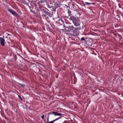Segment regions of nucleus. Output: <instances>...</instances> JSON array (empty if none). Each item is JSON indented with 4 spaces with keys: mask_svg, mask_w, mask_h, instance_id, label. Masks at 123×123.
<instances>
[{
    "mask_svg": "<svg viewBox=\"0 0 123 123\" xmlns=\"http://www.w3.org/2000/svg\"><path fill=\"white\" fill-rule=\"evenodd\" d=\"M87 44V45L91 46L92 45L91 41H87L86 42Z\"/></svg>",
    "mask_w": 123,
    "mask_h": 123,
    "instance_id": "9d476101",
    "label": "nucleus"
},
{
    "mask_svg": "<svg viewBox=\"0 0 123 123\" xmlns=\"http://www.w3.org/2000/svg\"><path fill=\"white\" fill-rule=\"evenodd\" d=\"M46 4L48 8H51L52 6V4L50 3L47 2Z\"/></svg>",
    "mask_w": 123,
    "mask_h": 123,
    "instance_id": "0eeeda50",
    "label": "nucleus"
},
{
    "mask_svg": "<svg viewBox=\"0 0 123 123\" xmlns=\"http://www.w3.org/2000/svg\"><path fill=\"white\" fill-rule=\"evenodd\" d=\"M68 16H71L72 14L71 13V11L69 9H68Z\"/></svg>",
    "mask_w": 123,
    "mask_h": 123,
    "instance_id": "ddd939ff",
    "label": "nucleus"
},
{
    "mask_svg": "<svg viewBox=\"0 0 123 123\" xmlns=\"http://www.w3.org/2000/svg\"><path fill=\"white\" fill-rule=\"evenodd\" d=\"M1 115L3 117H5V115L4 114V113H3V112H1Z\"/></svg>",
    "mask_w": 123,
    "mask_h": 123,
    "instance_id": "6ab92c4d",
    "label": "nucleus"
},
{
    "mask_svg": "<svg viewBox=\"0 0 123 123\" xmlns=\"http://www.w3.org/2000/svg\"><path fill=\"white\" fill-rule=\"evenodd\" d=\"M44 115H43L42 117V118L43 119L44 118Z\"/></svg>",
    "mask_w": 123,
    "mask_h": 123,
    "instance_id": "b1692460",
    "label": "nucleus"
},
{
    "mask_svg": "<svg viewBox=\"0 0 123 123\" xmlns=\"http://www.w3.org/2000/svg\"><path fill=\"white\" fill-rule=\"evenodd\" d=\"M115 36L117 37H118L119 40H121V38H122L120 34H117V35H116Z\"/></svg>",
    "mask_w": 123,
    "mask_h": 123,
    "instance_id": "4468645a",
    "label": "nucleus"
},
{
    "mask_svg": "<svg viewBox=\"0 0 123 123\" xmlns=\"http://www.w3.org/2000/svg\"><path fill=\"white\" fill-rule=\"evenodd\" d=\"M3 120L4 121V122H5V121L4 120Z\"/></svg>",
    "mask_w": 123,
    "mask_h": 123,
    "instance_id": "7c9ffc66",
    "label": "nucleus"
},
{
    "mask_svg": "<svg viewBox=\"0 0 123 123\" xmlns=\"http://www.w3.org/2000/svg\"><path fill=\"white\" fill-rule=\"evenodd\" d=\"M70 20L72 21L74 26H78L80 25V22L78 18H76L74 16H72L69 18Z\"/></svg>",
    "mask_w": 123,
    "mask_h": 123,
    "instance_id": "f03ea898",
    "label": "nucleus"
},
{
    "mask_svg": "<svg viewBox=\"0 0 123 123\" xmlns=\"http://www.w3.org/2000/svg\"><path fill=\"white\" fill-rule=\"evenodd\" d=\"M43 9L42 7V5H39V6L38 9L39 11L41 12Z\"/></svg>",
    "mask_w": 123,
    "mask_h": 123,
    "instance_id": "1a4fd4ad",
    "label": "nucleus"
},
{
    "mask_svg": "<svg viewBox=\"0 0 123 123\" xmlns=\"http://www.w3.org/2000/svg\"><path fill=\"white\" fill-rule=\"evenodd\" d=\"M74 35H73V36H74Z\"/></svg>",
    "mask_w": 123,
    "mask_h": 123,
    "instance_id": "c756f323",
    "label": "nucleus"
},
{
    "mask_svg": "<svg viewBox=\"0 0 123 123\" xmlns=\"http://www.w3.org/2000/svg\"><path fill=\"white\" fill-rule=\"evenodd\" d=\"M18 84H19L23 87H24L25 86V85L23 84H21L19 83H18Z\"/></svg>",
    "mask_w": 123,
    "mask_h": 123,
    "instance_id": "dca6fc26",
    "label": "nucleus"
},
{
    "mask_svg": "<svg viewBox=\"0 0 123 123\" xmlns=\"http://www.w3.org/2000/svg\"><path fill=\"white\" fill-rule=\"evenodd\" d=\"M48 115L49 116L50 115H54L55 116H58L60 117L57 118L54 120L52 121H50L49 122H45V123H53L54 122L58 120L59 119L61 118L62 117H63V114L61 113H58L56 112H51L49 113H48Z\"/></svg>",
    "mask_w": 123,
    "mask_h": 123,
    "instance_id": "f257e3e1",
    "label": "nucleus"
},
{
    "mask_svg": "<svg viewBox=\"0 0 123 123\" xmlns=\"http://www.w3.org/2000/svg\"><path fill=\"white\" fill-rule=\"evenodd\" d=\"M61 6V5L58 2H55L54 3V6L55 7L57 8L58 7H60Z\"/></svg>",
    "mask_w": 123,
    "mask_h": 123,
    "instance_id": "423d86ee",
    "label": "nucleus"
},
{
    "mask_svg": "<svg viewBox=\"0 0 123 123\" xmlns=\"http://www.w3.org/2000/svg\"><path fill=\"white\" fill-rule=\"evenodd\" d=\"M41 16H42V17H46L47 15H46L45 14H42L41 15Z\"/></svg>",
    "mask_w": 123,
    "mask_h": 123,
    "instance_id": "aec40b11",
    "label": "nucleus"
},
{
    "mask_svg": "<svg viewBox=\"0 0 123 123\" xmlns=\"http://www.w3.org/2000/svg\"><path fill=\"white\" fill-rule=\"evenodd\" d=\"M30 7V9L31 10V12H33L32 11V9H31V7Z\"/></svg>",
    "mask_w": 123,
    "mask_h": 123,
    "instance_id": "bb28decb",
    "label": "nucleus"
},
{
    "mask_svg": "<svg viewBox=\"0 0 123 123\" xmlns=\"http://www.w3.org/2000/svg\"><path fill=\"white\" fill-rule=\"evenodd\" d=\"M89 9H90V10H92V12L93 13H94V12H93V11H92V9H91V7H89Z\"/></svg>",
    "mask_w": 123,
    "mask_h": 123,
    "instance_id": "393cba45",
    "label": "nucleus"
},
{
    "mask_svg": "<svg viewBox=\"0 0 123 123\" xmlns=\"http://www.w3.org/2000/svg\"><path fill=\"white\" fill-rule=\"evenodd\" d=\"M85 3H86V5H91V4H92V5H94L95 4L94 3H90L89 2H85Z\"/></svg>",
    "mask_w": 123,
    "mask_h": 123,
    "instance_id": "2eb2a0df",
    "label": "nucleus"
},
{
    "mask_svg": "<svg viewBox=\"0 0 123 123\" xmlns=\"http://www.w3.org/2000/svg\"><path fill=\"white\" fill-rule=\"evenodd\" d=\"M56 78H57V77H56Z\"/></svg>",
    "mask_w": 123,
    "mask_h": 123,
    "instance_id": "2f4dec72",
    "label": "nucleus"
},
{
    "mask_svg": "<svg viewBox=\"0 0 123 123\" xmlns=\"http://www.w3.org/2000/svg\"><path fill=\"white\" fill-rule=\"evenodd\" d=\"M84 25H83L82 27H75L73 25H70L69 26V28L70 29V31H71L73 33H76L77 31H78L80 29H84Z\"/></svg>",
    "mask_w": 123,
    "mask_h": 123,
    "instance_id": "7ed1b4c3",
    "label": "nucleus"
},
{
    "mask_svg": "<svg viewBox=\"0 0 123 123\" xmlns=\"http://www.w3.org/2000/svg\"><path fill=\"white\" fill-rule=\"evenodd\" d=\"M41 16H42V17H46L47 15H46L45 14H42L41 15Z\"/></svg>",
    "mask_w": 123,
    "mask_h": 123,
    "instance_id": "412c9836",
    "label": "nucleus"
},
{
    "mask_svg": "<svg viewBox=\"0 0 123 123\" xmlns=\"http://www.w3.org/2000/svg\"><path fill=\"white\" fill-rule=\"evenodd\" d=\"M51 7L52 9H51V10L53 12H55L56 11L57 8L55 7L54 6H52Z\"/></svg>",
    "mask_w": 123,
    "mask_h": 123,
    "instance_id": "9b49d317",
    "label": "nucleus"
},
{
    "mask_svg": "<svg viewBox=\"0 0 123 123\" xmlns=\"http://www.w3.org/2000/svg\"><path fill=\"white\" fill-rule=\"evenodd\" d=\"M86 3H83V6L85 7V6H86Z\"/></svg>",
    "mask_w": 123,
    "mask_h": 123,
    "instance_id": "a878e982",
    "label": "nucleus"
},
{
    "mask_svg": "<svg viewBox=\"0 0 123 123\" xmlns=\"http://www.w3.org/2000/svg\"><path fill=\"white\" fill-rule=\"evenodd\" d=\"M49 117H48L47 118V122H49Z\"/></svg>",
    "mask_w": 123,
    "mask_h": 123,
    "instance_id": "cd10ccee",
    "label": "nucleus"
},
{
    "mask_svg": "<svg viewBox=\"0 0 123 123\" xmlns=\"http://www.w3.org/2000/svg\"><path fill=\"white\" fill-rule=\"evenodd\" d=\"M7 10V11L8 12L12 13V14L13 15V16H15V17H17L18 16V15L17 13H16L15 12L13 11L12 10L8 8Z\"/></svg>",
    "mask_w": 123,
    "mask_h": 123,
    "instance_id": "20e7f679",
    "label": "nucleus"
},
{
    "mask_svg": "<svg viewBox=\"0 0 123 123\" xmlns=\"http://www.w3.org/2000/svg\"><path fill=\"white\" fill-rule=\"evenodd\" d=\"M65 30L66 32H70V29L69 28V26L68 27H66Z\"/></svg>",
    "mask_w": 123,
    "mask_h": 123,
    "instance_id": "f8f14e48",
    "label": "nucleus"
},
{
    "mask_svg": "<svg viewBox=\"0 0 123 123\" xmlns=\"http://www.w3.org/2000/svg\"><path fill=\"white\" fill-rule=\"evenodd\" d=\"M77 12H78V14H79L80 15V12L78 11H77Z\"/></svg>",
    "mask_w": 123,
    "mask_h": 123,
    "instance_id": "c85d7f7f",
    "label": "nucleus"
},
{
    "mask_svg": "<svg viewBox=\"0 0 123 123\" xmlns=\"http://www.w3.org/2000/svg\"><path fill=\"white\" fill-rule=\"evenodd\" d=\"M58 21H59V22H60V21H61L62 22V23H63L64 22L63 21V20L61 18H60L58 20Z\"/></svg>",
    "mask_w": 123,
    "mask_h": 123,
    "instance_id": "f3484780",
    "label": "nucleus"
},
{
    "mask_svg": "<svg viewBox=\"0 0 123 123\" xmlns=\"http://www.w3.org/2000/svg\"><path fill=\"white\" fill-rule=\"evenodd\" d=\"M56 78H57V77H56Z\"/></svg>",
    "mask_w": 123,
    "mask_h": 123,
    "instance_id": "473e14b6",
    "label": "nucleus"
},
{
    "mask_svg": "<svg viewBox=\"0 0 123 123\" xmlns=\"http://www.w3.org/2000/svg\"><path fill=\"white\" fill-rule=\"evenodd\" d=\"M44 13L46 15H48L49 17L52 16V14L50 13V12H48L46 10L45 11Z\"/></svg>",
    "mask_w": 123,
    "mask_h": 123,
    "instance_id": "6e6552de",
    "label": "nucleus"
},
{
    "mask_svg": "<svg viewBox=\"0 0 123 123\" xmlns=\"http://www.w3.org/2000/svg\"><path fill=\"white\" fill-rule=\"evenodd\" d=\"M18 98L19 99H20L21 100H22L23 99H22V98L19 95H18Z\"/></svg>",
    "mask_w": 123,
    "mask_h": 123,
    "instance_id": "4be33fe9",
    "label": "nucleus"
},
{
    "mask_svg": "<svg viewBox=\"0 0 123 123\" xmlns=\"http://www.w3.org/2000/svg\"><path fill=\"white\" fill-rule=\"evenodd\" d=\"M46 10L45 9L43 8L41 12L43 13H44Z\"/></svg>",
    "mask_w": 123,
    "mask_h": 123,
    "instance_id": "a211bd4d",
    "label": "nucleus"
},
{
    "mask_svg": "<svg viewBox=\"0 0 123 123\" xmlns=\"http://www.w3.org/2000/svg\"><path fill=\"white\" fill-rule=\"evenodd\" d=\"M81 40L82 41H84L85 39L84 37H82L81 38Z\"/></svg>",
    "mask_w": 123,
    "mask_h": 123,
    "instance_id": "5701e85b",
    "label": "nucleus"
},
{
    "mask_svg": "<svg viewBox=\"0 0 123 123\" xmlns=\"http://www.w3.org/2000/svg\"><path fill=\"white\" fill-rule=\"evenodd\" d=\"M6 43L5 39L2 37H0V44L2 46H5V44Z\"/></svg>",
    "mask_w": 123,
    "mask_h": 123,
    "instance_id": "39448f33",
    "label": "nucleus"
}]
</instances>
